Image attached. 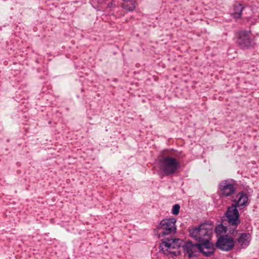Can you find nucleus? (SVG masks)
I'll list each match as a JSON object with an SVG mask.
<instances>
[{
  "instance_id": "dca6fc26",
  "label": "nucleus",
  "mask_w": 259,
  "mask_h": 259,
  "mask_svg": "<svg viewBox=\"0 0 259 259\" xmlns=\"http://www.w3.org/2000/svg\"><path fill=\"white\" fill-rule=\"evenodd\" d=\"M237 227V226L232 227L229 226L228 229H227V231H229V234L233 237L236 236V235L238 234L237 230H236Z\"/></svg>"
},
{
  "instance_id": "0eeeda50",
  "label": "nucleus",
  "mask_w": 259,
  "mask_h": 259,
  "mask_svg": "<svg viewBox=\"0 0 259 259\" xmlns=\"http://www.w3.org/2000/svg\"><path fill=\"white\" fill-rule=\"evenodd\" d=\"M216 247L221 250L228 251L234 247V239L227 235H222L218 238L216 243Z\"/></svg>"
},
{
  "instance_id": "7ed1b4c3",
  "label": "nucleus",
  "mask_w": 259,
  "mask_h": 259,
  "mask_svg": "<svg viewBox=\"0 0 259 259\" xmlns=\"http://www.w3.org/2000/svg\"><path fill=\"white\" fill-rule=\"evenodd\" d=\"M158 167L166 176L174 174L180 168L177 160L170 156H162L158 159Z\"/></svg>"
},
{
  "instance_id": "423d86ee",
  "label": "nucleus",
  "mask_w": 259,
  "mask_h": 259,
  "mask_svg": "<svg viewBox=\"0 0 259 259\" xmlns=\"http://www.w3.org/2000/svg\"><path fill=\"white\" fill-rule=\"evenodd\" d=\"M220 195L223 197H229L232 196L236 191V185L234 181L224 180L219 185Z\"/></svg>"
},
{
  "instance_id": "4468645a",
  "label": "nucleus",
  "mask_w": 259,
  "mask_h": 259,
  "mask_svg": "<svg viewBox=\"0 0 259 259\" xmlns=\"http://www.w3.org/2000/svg\"><path fill=\"white\" fill-rule=\"evenodd\" d=\"M190 235L196 241L199 242V243L201 242V237H200L199 235V227L191 229L189 230Z\"/></svg>"
},
{
  "instance_id": "f3484780",
  "label": "nucleus",
  "mask_w": 259,
  "mask_h": 259,
  "mask_svg": "<svg viewBox=\"0 0 259 259\" xmlns=\"http://www.w3.org/2000/svg\"><path fill=\"white\" fill-rule=\"evenodd\" d=\"M180 206L179 204H175L172 206L171 212L174 215H177L179 213Z\"/></svg>"
},
{
  "instance_id": "6ab92c4d",
  "label": "nucleus",
  "mask_w": 259,
  "mask_h": 259,
  "mask_svg": "<svg viewBox=\"0 0 259 259\" xmlns=\"http://www.w3.org/2000/svg\"><path fill=\"white\" fill-rule=\"evenodd\" d=\"M99 5H101L102 4V2H98Z\"/></svg>"
},
{
  "instance_id": "9d476101",
  "label": "nucleus",
  "mask_w": 259,
  "mask_h": 259,
  "mask_svg": "<svg viewBox=\"0 0 259 259\" xmlns=\"http://www.w3.org/2000/svg\"><path fill=\"white\" fill-rule=\"evenodd\" d=\"M199 235L201 237V242L205 240L208 241V238H205V237H208L212 234V226L210 224L202 223L199 226Z\"/></svg>"
},
{
  "instance_id": "f03ea898",
  "label": "nucleus",
  "mask_w": 259,
  "mask_h": 259,
  "mask_svg": "<svg viewBox=\"0 0 259 259\" xmlns=\"http://www.w3.org/2000/svg\"><path fill=\"white\" fill-rule=\"evenodd\" d=\"M176 222L177 220L174 218L162 220L156 229L157 237L165 238L174 235L177 232Z\"/></svg>"
},
{
  "instance_id": "1a4fd4ad",
  "label": "nucleus",
  "mask_w": 259,
  "mask_h": 259,
  "mask_svg": "<svg viewBox=\"0 0 259 259\" xmlns=\"http://www.w3.org/2000/svg\"><path fill=\"white\" fill-rule=\"evenodd\" d=\"M231 200L233 202L231 206H235L236 208L243 207L248 204V196L244 192H241L237 194L235 199H232Z\"/></svg>"
},
{
  "instance_id": "a211bd4d",
  "label": "nucleus",
  "mask_w": 259,
  "mask_h": 259,
  "mask_svg": "<svg viewBox=\"0 0 259 259\" xmlns=\"http://www.w3.org/2000/svg\"><path fill=\"white\" fill-rule=\"evenodd\" d=\"M112 4H113V3H112V2H110V3H109L108 4V5H107V7H108V8H110V7L112 6Z\"/></svg>"
},
{
  "instance_id": "ddd939ff",
  "label": "nucleus",
  "mask_w": 259,
  "mask_h": 259,
  "mask_svg": "<svg viewBox=\"0 0 259 259\" xmlns=\"http://www.w3.org/2000/svg\"><path fill=\"white\" fill-rule=\"evenodd\" d=\"M234 12L233 13V17L236 19H239L241 17L242 11L243 7L240 4H235L234 5Z\"/></svg>"
},
{
  "instance_id": "6e6552de",
  "label": "nucleus",
  "mask_w": 259,
  "mask_h": 259,
  "mask_svg": "<svg viewBox=\"0 0 259 259\" xmlns=\"http://www.w3.org/2000/svg\"><path fill=\"white\" fill-rule=\"evenodd\" d=\"M225 217L229 226L232 227L238 226L241 223L239 219L238 210L235 206L231 205L228 207L225 212Z\"/></svg>"
},
{
  "instance_id": "9b49d317",
  "label": "nucleus",
  "mask_w": 259,
  "mask_h": 259,
  "mask_svg": "<svg viewBox=\"0 0 259 259\" xmlns=\"http://www.w3.org/2000/svg\"><path fill=\"white\" fill-rule=\"evenodd\" d=\"M250 235L249 233H241L237 238V242L241 245L247 246L249 242Z\"/></svg>"
},
{
  "instance_id": "aec40b11",
  "label": "nucleus",
  "mask_w": 259,
  "mask_h": 259,
  "mask_svg": "<svg viewBox=\"0 0 259 259\" xmlns=\"http://www.w3.org/2000/svg\"><path fill=\"white\" fill-rule=\"evenodd\" d=\"M205 251H208L207 249H205Z\"/></svg>"
},
{
  "instance_id": "2eb2a0df",
  "label": "nucleus",
  "mask_w": 259,
  "mask_h": 259,
  "mask_svg": "<svg viewBox=\"0 0 259 259\" xmlns=\"http://www.w3.org/2000/svg\"><path fill=\"white\" fill-rule=\"evenodd\" d=\"M227 231V227L223 225L222 224H219L216 226L215 228V232L217 235H222L223 234L226 233Z\"/></svg>"
},
{
  "instance_id": "39448f33",
  "label": "nucleus",
  "mask_w": 259,
  "mask_h": 259,
  "mask_svg": "<svg viewBox=\"0 0 259 259\" xmlns=\"http://www.w3.org/2000/svg\"><path fill=\"white\" fill-rule=\"evenodd\" d=\"M169 237L165 238V240L162 241L159 248L160 250L162 251L164 254H177L176 251H173L172 249L179 248L181 246L182 240L180 239H169Z\"/></svg>"
},
{
  "instance_id": "20e7f679",
  "label": "nucleus",
  "mask_w": 259,
  "mask_h": 259,
  "mask_svg": "<svg viewBox=\"0 0 259 259\" xmlns=\"http://www.w3.org/2000/svg\"><path fill=\"white\" fill-rule=\"evenodd\" d=\"M236 43L243 50L249 49L255 44L253 39L251 37L250 31L246 30H240L237 33Z\"/></svg>"
},
{
  "instance_id": "f257e3e1",
  "label": "nucleus",
  "mask_w": 259,
  "mask_h": 259,
  "mask_svg": "<svg viewBox=\"0 0 259 259\" xmlns=\"http://www.w3.org/2000/svg\"><path fill=\"white\" fill-rule=\"evenodd\" d=\"M183 248L185 254H187L189 258L197 256L198 251L204 256L209 257L213 254L215 250L213 244L207 240L195 244L188 241L183 245Z\"/></svg>"
},
{
  "instance_id": "f8f14e48",
  "label": "nucleus",
  "mask_w": 259,
  "mask_h": 259,
  "mask_svg": "<svg viewBox=\"0 0 259 259\" xmlns=\"http://www.w3.org/2000/svg\"><path fill=\"white\" fill-rule=\"evenodd\" d=\"M121 6L127 11H133L136 8L135 1L134 0H123Z\"/></svg>"
}]
</instances>
